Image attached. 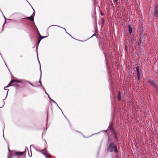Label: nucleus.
<instances>
[{
  "mask_svg": "<svg viewBox=\"0 0 158 158\" xmlns=\"http://www.w3.org/2000/svg\"><path fill=\"white\" fill-rule=\"evenodd\" d=\"M4 131L3 130V133H4Z\"/></svg>",
  "mask_w": 158,
  "mask_h": 158,
  "instance_id": "53",
  "label": "nucleus"
},
{
  "mask_svg": "<svg viewBox=\"0 0 158 158\" xmlns=\"http://www.w3.org/2000/svg\"><path fill=\"white\" fill-rule=\"evenodd\" d=\"M107 130H109L111 132H112L115 131V129L114 128L113 124L112 122L110 123L108 127Z\"/></svg>",
  "mask_w": 158,
  "mask_h": 158,
  "instance_id": "4",
  "label": "nucleus"
},
{
  "mask_svg": "<svg viewBox=\"0 0 158 158\" xmlns=\"http://www.w3.org/2000/svg\"><path fill=\"white\" fill-rule=\"evenodd\" d=\"M150 84L152 85L153 88L156 86L157 85V83L153 80H149L148 81Z\"/></svg>",
  "mask_w": 158,
  "mask_h": 158,
  "instance_id": "5",
  "label": "nucleus"
},
{
  "mask_svg": "<svg viewBox=\"0 0 158 158\" xmlns=\"http://www.w3.org/2000/svg\"><path fill=\"white\" fill-rule=\"evenodd\" d=\"M5 65H6V66H7L6 64H5Z\"/></svg>",
  "mask_w": 158,
  "mask_h": 158,
  "instance_id": "51",
  "label": "nucleus"
},
{
  "mask_svg": "<svg viewBox=\"0 0 158 158\" xmlns=\"http://www.w3.org/2000/svg\"><path fill=\"white\" fill-rule=\"evenodd\" d=\"M31 147H34V145H32V144L31 145L30 147V150H31Z\"/></svg>",
  "mask_w": 158,
  "mask_h": 158,
  "instance_id": "34",
  "label": "nucleus"
},
{
  "mask_svg": "<svg viewBox=\"0 0 158 158\" xmlns=\"http://www.w3.org/2000/svg\"><path fill=\"white\" fill-rule=\"evenodd\" d=\"M31 7L32 9L33 10V14L31 15L34 16V17L35 15V11L34 9H33V8H32V7L31 6Z\"/></svg>",
  "mask_w": 158,
  "mask_h": 158,
  "instance_id": "25",
  "label": "nucleus"
},
{
  "mask_svg": "<svg viewBox=\"0 0 158 158\" xmlns=\"http://www.w3.org/2000/svg\"><path fill=\"white\" fill-rule=\"evenodd\" d=\"M12 82H13V83L15 82L21 83V82L20 81L14 79H12Z\"/></svg>",
  "mask_w": 158,
  "mask_h": 158,
  "instance_id": "19",
  "label": "nucleus"
},
{
  "mask_svg": "<svg viewBox=\"0 0 158 158\" xmlns=\"http://www.w3.org/2000/svg\"><path fill=\"white\" fill-rule=\"evenodd\" d=\"M75 39L76 40H77V39ZM78 40L80 41H82V42L84 41H82V40Z\"/></svg>",
  "mask_w": 158,
  "mask_h": 158,
  "instance_id": "40",
  "label": "nucleus"
},
{
  "mask_svg": "<svg viewBox=\"0 0 158 158\" xmlns=\"http://www.w3.org/2000/svg\"><path fill=\"white\" fill-rule=\"evenodd\" d=\"M0 11H1L2 12V11H1V9H0Z\"/></svg>",
  "mask_w": 158,
  "mask_h": 158,
  "instance_id": "55",
  "label": "nucleus"
},
{
  "mask_svg": "<svg viewBox=\"0 0 158 158\" xmlns=\"http://www.w3.org/2000/svg\"><path fill=\"white\" fill-rule=\"evenodd\" d=\"M55 104L58 107V108L61 110V111H62L61 110V109L58 106L57 104V103L56 102V103H55Z\"/></svg>",
  "mask_w": 158,
  "mask_h": 158,
  "instance_id": "31",
  "label": "nucleus"
},
{
  "mask_svg": "<svg viewBox=\"0 0 158 158\" xmlns=\"http://www.w3.org/2000/svg\"><path fill=\"white\" fill-rule=\"evenodd\" d=\"M102 19L103 20H104V19L103 18H102Z\"/></svg>",
  "mask_w": 158,
  "mask_h": 158,
  "instance_id": "46",
  "label": "nucleus"
},
{
  "mask_svg": "<svg viewBox=\"0 0 158 158\" xmlns=\"http://www.w3.org/2000/svg\"><path fill=\"white\" fill-rule=\"evenodd\" d=\"M11 86H14L16 88H18L19 85L17 84H13L11 85Z\"/></svg>",
  "mask_w": 158,
  "mask_h": 158,
  "instance_id": "24",
  "label": "nucleus"
},
{
  "mask_svg": "<svg viewBox=\"0 0 158 158\" xmlns=\"http://www.w3.org/2000/svg\"><path fill=\"white\" fill-rule=\"evenodd\" d=\"M62 113L64 115V117H65V118H66V119H67V117L64 115V114H63V113L62 112Z\"/></svg>",
  "mask_w": 158,
  "mask_h": 158,
  "instance_id": "33",
  "label": "nucleus"
},
{
  "mask_svg": "<svg viewBox=\"0 0 158 158\" xmlns=\"http://www.w3.org/2000/svg\"><path fill=\"white\" fill-rule=\"evenodd\" d=\"M3 137H4V139H5V138H4V135H3Z\"/></svg>",
  "mask_w": 158,
  "mask_h": 158,
  "instance_id": "47",
  "label": "nucleus"
},
{
  "mask_svg": "<svg viewBox=\"0 0 158 158\" xmlns=\"http://www.w3.org/2000/svg\"><path fill=\"white\" fill-rule=\"evenodd\" d=\"M110 5H111V6L114 8V5H113V4L112 3H111V4H110Z\"/></svg>",
  "mask_w": 158,
  "mask_h": 158,
  "instance_id": "28",
  "label": "nucleus"
},
{
  "mask_svg": "<svg viewBox=\"0 0 158 158\" xmlns=\"http://www.w3.org/2000/svg\"><path fill=\"white\" fill-rule=\"evenodd\" d=\"M66 120H67V121L69 123L70 122H69V120L68 118H67V119H66Z\"/></svg>",
  "mask_w": 158,
  "mask_h": 158,
  "instance_id": "37",
  "label": "nucleus"
},
{
  "mask_svg": "<svg viewBox=\"0 0 158 158\" xmlns=\"http://www.w3.org/2000/svg\"><path fill=\"white\" fill-rule=\"evenodd\" d=\"M5 65H6V66H7L6 64H5Z\"/></svg>",
  "mask_w": 158,
  "mask_h": 158,
  "instance_id": "52",
  "label": "nucleus"
},
{
  "mask_svg": "<svg viewBox=\"0 0 158 158\" xmlns=\"http://www.w3.org/2000/svg\"><path fill=\"white\" fill-rule=\"evenodd\" d=\"M112 132L113 134V136L114 137V139H115V140L116 141H117L118 140V139L117 134H116L115 131Z\"/></svg>",
  "mask_w": 158,
  "mask_h": 158,
  "instance_id": "8",
  "label": "nucleus"
},
{
  "mask_svg": "<svg viewBox=\"0 0 158 158\" xmlns=\"http://www.w3.org/2000/svg\"><path fill=\"white\" fill-rule=\"evenodd\" d=\"M11 86V85H8L7 86L4 87V89L5 90H7L8 91H7V94H6V96L5 97V98H6V97L7 96V95H8V92L9 91V89H5V88H8L10 86Z\"/></svg>",
  "mask_w": 158,
  "mask_h": 158,
  "instance_id": "17",
  "label": "nucleus"
},
{
  "mask_svg": "<svg viewBox=\"0 0 158 158\" xmlns=\"http://www.w3.org/2000/svg\"><path fill=\"white\" fill-rule=\"evenodd\" d=\"M13 82H12V80H11L10 81V82L9 83L8 85H11V84H12L13 83Z\"/></svg>",
  "mask_w": 158,
  "mask_h": 158,
  "instance_id": "29",
  "label": "nucleus"
},
{
  "mask_svg": "<svg viewBox=\"0 0 158 158\" xmlns=\"http://www.w3.org/2000/svg\"><path fill=\"white\" fill-rule=\"evenodd\" d=\"M0 11H1L2 12V11H1V9H0Z\"/></svg>",
  "mask_w": 158,
  "mask_h": 158,
  "instance_id": "54",
  "label": "nucleus"
},
{
  "mask_svg": "<svg viewBox=\"0 0 158 158\" xmlns=\"http://www.w3.org/2000/svg\"><path fill=\"white\" fill-rule=\"evenodd\" d=\"M154 88L155 89V90L156 91V93L158 94V86L157 85Z\"/></svg>",
  "mask_w": 158,
  "mask_h": 158,
  "instance_id": "20",
  "label": "nucleus"
},
{
  "mask_svg": "<svg viewBox=\"0 0 158 158\" xmlns=\"http://www.w3.org/2000/svg\"><path fill=\"white\" fill-rule=\"evenodd\" d=\"M48 97L49 99L51 100L52 99H51L49 96V95L48 94Z\"/></svg>",
  "mask_w": 158,
  "mask_h": 158,
  "instance_id": "32",
  "label": "nucleus"
},
{
  "mask_svg": "<svg viewBox=\"0 0 158 158\" xmlns=\"http://www.w3.org/2000/svg\"><path fill=\"white\" fill-rule=\"evenodd\" d=\"M27 19H28L31 21H33L34 23L35 24V23L34 21V16L31 15L29 17H27Z\"/></svg>",
  "mask_w": 158,
  "mask_h": 158,
  "instance_id": "10",
  "label": "nucleus"
},
{
  "mask_svg": "<svg viewBox=\"0 0 158 158\" xmlns=\"http://www.w3.org/2000/svg\"><path fill=\"white\" fill-rule=\"evenodd\" d=\"M137 77H140V74H138V75H137Z\"/></svg>",
  "mask_w": 158,
  "mask_h": 158,
  "instance_id": "36",
  "label": "nucleus"
},
{
  "mask_svg": "<svg viewBox=\"0 0 158 158\" xmlns=\"http://www.w3.org/2000/svg\"><path fill=\"white\" fill-rule=\"evenodd\" d=\"M15 152H11L7 156V158H10L13 157L15 155Z\"/></svg>",
  "mask_w": 158,
  "mask_h": 158,
  "instance_id": "7",
  "label": "nucleus"
},
{
  "mask_svg": "<svg viewBox=\"0 0 158 158\" xmlns=\"http://www.w3.org/2000/svg\"><path fill=\"white\" fill-rule=\"evenodd\" d=\"M158 7V5H156L155 6V13L156 15H158V9L157 8Z\"/></svg>",
  "mask_w": 158,
  "mask_h": 158,
  "instance_id": "13",
  "label": "nucleus"
},
{
  "mask_svg": "<svg viewBox=\"0 0 158 158\" xmlns=\"http://www.w3.org/2000/svg\"><path fill=\"white\" fill-rule=\"evenodd\" d=\"M5 65H6V66H7L6 64H5Z\"/></svg>",
  "mask_w": 158,
  "mask_h": 158,
  "instance_id": "50",
  "label": "nucleus"
},
{
  "mask_svg": "<svg viewBox=\"0 0 158 158\" xmlns=\"http://www.w3.org/2000/svg\"><path fill=\"white\" fill-rule=\"evenodd\" d=\"M24 153V152H16L15 153V155L17 156H20L23 155Z\"/></svg>",
  "mask_w": 158,
  "mask_h": 158,
  "instance_id": "6",
  "label": "nucleus"
},
{
  "mask_svg": "<svg viewBox=\"0 0 158 158\" xmlns=\"http://www.w3.org/2000/svg\"><path fill=\"white\" fill-rule=\"evenodd\" d=\"M147 42V36L143 31H141L139 33V37L138 45H140L141 44L143 45L145 43Z\"/></svg>",
  "mask_w": 158,
  "mask_h": 158,
  "instance_id": "1",
  "label": "nucleus"
},
{
  "mask_svg": "<svg viewBox=\"0 0 158 158\" xmlns=\"http://www.w3.org/2000/svg\"><path fill=\"white\" fill-rule=\"evenodd\" d=\"M46 158H50V155L48 153H47V155L44 156Z\"/></svg>",
  "mask_w": 158,
  "mask_h": 158,
  "instance_id": "23",
  "label": "nucleus"
},
{
  "mask_svg": "<svg viewBox=\"0 0 158 158\" xmlns=\"http://www.w3.org/2000/svg\"><path fill=\"white\" fill-rule=\"evenodd\" d=\"M136 71L137 72V75L139 74L140 72H139V67L138 66H137L136 67Z\"/></svg>",
  "mask_w": 158,
  "mask_h": 158,
  "instance_id": "18",
  "label": "nucleus"
},
{
  "mask_svg": "<svg viewBox=\"0 0 158 158\" xmlns=\"http://www.w3.org/2000/svg\"><path fill=\"white\" fill-rule=\"evenodd\" d=\"M38 35H38V42L37 43V46H36V53H37V54H38V52H37V47L39 45V43H40V41H41V40L42 39L45 38L47 37V36H41L40 35V34L38 31Z\"/></svg>",
  "mask_w": 158,
  "mask_h": 158,
  "instance_id": "3",
  "label": "nucleus"
},
{
  "mask_svg": "<svg viewBox=\"0 0 158 158\" xmlns=\"http://www.w3.org/2000/svg\"><path fill=\"white\" fill-rule=\"evenodd\" d=\"M45 143H46V141H45Z\"/></svg>",
  "mask_w": 158,
  "mask_h": 158,
  "instance_id": "56",
  "label": "nucleus"
},
{
  "mask_svg": "<svg viewBox=\"0 0 158 158\" xmlns=\"http://www.w3.org/2000/svg\"><path fill=\"white\" fill-rule=\"evenodd\" d=\"M27 150V151L28 152H28V148H27V147H25V154H26V152Z\"/></svg>",
  "mask_w": 158,
  "mask_h": 158,
  "instance_id": "27",
  "label": "nucleus"
},
{
  "mask_svg": "<svg viewBox=\"0 0 158 158\" xmlns=\"http://www.w3.org/2000/svg\"><path fill=\"white\" fill-rule=\"evenodd\" d=\"M8 151L10 152V150L9 148H8Z\"/></svg>",
  "mask_w": 158,
  "mask_h": 158,
  "instance_id": "42",
  "label": "nucleus"
},
{
  "mask_svg": "<svg viewBox=\"0 0 158 158\" xmlns=\"http://www.w3.org/2000/svg\"><path fill=\"white\" fill-rule=\"evenodd\" d=\"M52 26H58V27H61V28H63V29H64V30H65V31H66V33L67 34H68L69 35H70V36L71 37H72L73 38V39H74L73 38V37H72V36H71V35L69 33H68V32H67V31H66V30L65 29V28H63V27H60V26H57V25H52ZM51 26H49V27H51Z\"/></svg>",
  "mask_w": 158,
  "mask_h": 158,
  "instance_id": "16",
  "label": "nucleus"
},
{
  "mask_svg": "<svg viewBox=\"0 0 158 158\" xmlns=\"http://www.w3.org/2000/svg\"><path fill=\"white\" fill-rule=\"evenodd\" d=\"M51 101H52L53 103H54L55 104L56 103V102L52 99L51 100Z\"/></svg>",
  "mask_w": 158,
  "mask_h": 158,
  "instance_id": "30",
  "label": "nucleus"
},
{
  "mask_svg": "<svg viewBox=\"0 0 158 158\" xmlns=\"http://www.w3.org/2000/svg\"><path fill=\"white\" fill-rule=\"evenodd\" d=\"M37 57H38V55H37ZM37 58H38V61H39V63L40 65V77L39 82L40 84V85H41V81H40V79H41V73H42L41 70V66H40V61H39V60L38 57H37Z\"/></svg>",
  "mask_w": 158,
  "mask_h": 158,
  "instance_id": "12",
  "label": "nucleus"
},
{
  "mask_svg": "<svg viewBox=\"0 0 158 158\" xmlns=\"http://www.w3.org/2000/svg\"><path fill=\"white\" fill-rule=\"evenodd\" d=\"M45 94H46L48 95V94L45 91Z\"/></svg>",
  "mask_w": 158,
  "mask_h": 158,
  "instance_id": "41",
  "label": "nucleus"
},
{
  "mask_svg": "<svg viewBox=\"0 0 158 158\" xmlns=\"http://www.w3.org/2000/svg\"><path fill=\"white\" fill-rule=\"evenodd\" d=\"M107 131H108V130H101V131H100L99 132H98L97 133H95L93 134H92L91 135H90V137H91V136H92V135H94L98 134L100 132H104V133H106V134H107Z\"/></svg>",
  "mask_w": 158,
  "mask_h": 158,
  "instance_id": "9",
  "label": "nucleus"
},
{
  "mask_svg": "<svg viewBox=\"0 0 158 158\" xmlns=\"http://www.w3.org/2000/svg\"><path fill=\"white\" fill-rule=\"evenodd\" d=\"M45 151L46 152L47 151V150L45 148L43 150H40L39 151V152H41L42 154H43L44 156L47 155V153H46L43 152V151Z\"/></svg>",
  "mask_w": 158,
  "mask_h": 158,
  "instance_id": "15",
  "label": "nucleus"
},
{
  "mask_svg": "<svg viewBox=\"0 0 158 158\" xmlns=\"http://www.w3.org/2000/svg\"><path fill=\"white\" fill-rule=\"evenodd\" d=\"M104 55H105V57H106V55H105V53H104Z\"/></svg>",
  "mask_w": 158,
  "mask_h": 158,
  "instance_id": "49",
  "label": "nucleus"
},
{
  "mask_svg": "<svg viewBox=\"0 0 158 158\" xmlns=\"http://www.w3.org/2000/svg\"><path fill=\"white\" fill-rule=\"evenodd\" d=\"M21 81H26L28 82L29 84L31 86H34V85L32 84L30 82L28 81H26L25 80H21Z\"/></svg>",
  "mask_w": 158,
  "mask_h": 158,
  "instance_id": "22",
  "label": "nucleus"
},
{
  "mask_svg": "<svg viewBox=\"0 0 158 158\" xmlns=\"http://www.w3.org/2000/svg\"><path fill=\"white\" fill-rule=\"evenodd\" d=\"M138 78V79L139 80H140V77H137Z\"/></svg>",
  "mask_w": 158,
  "mask_h": 158,
  "instance_id": "39",
  "label": "nucleus"
},
{
  "mask_svg": "<svg viewBox=\"0 0 158 158\" xmlns=\"http://www.w3.org/2000/svg\"><path fill=\"white\" fill-rule=\"evenodd\" d=\"M6 98H5L3 100V101H2V102H3V104L1 105L0 106V108H2L4 106V100L5 99H6Z\"/></svg>",
  "mask_w": 158,
  "mask_h": 158,
  "instance_id": "21",
  "label": "nucleus"
},
{
  "mask_svg": "<svg viewBox=\"0 0 158 158\" xmlns=\"http://www.w3.org/2000/svg\"><path fill=\"white\" fill-rule=\"evenodd\" d=\"M101 15H103V14H102V13H101Z\"/></svg>",
  "mask_w": 158,
  "mask_h": 158,
  "instance_id": "43",
  "label": "nucleus"
},
{
  "mask_svg": "<svg viewBox=\"0 0 158 158\" xmlns=\"http://www.w3.org/2000/svg\"><path fill=\"white\" fill-rule=\"evenodd\" d=\"M31 155H32L31 154V156H30V155H29V157H31Z\"/></svg>",
  "mask_w": 158,
  "mask_h": 158,
  "instance_id": "45",
  "label": "nucleus"
},
{
  "mask_svg": "<svg viewBox=\"0 0 158 158\" xmlns=\"http://www.w3.org/2000/svg\"><path fill=\"white\" fill-rule=\"evenodd\" d=\"M95 34H94L92 35V36H91V37H89V38H91L92 37H93V36H95Z\"/></svg>",
  "mask_w": 158,
  "mask_h": 158,
  "instance_id": "35",
  "label": "nucleus"
},
{
  "mask_svg": "<svg viewBox=\"0 0 158 158\" xmlns=\"http://www.w3.org/2000/svg\"><path fill=\"white\" fill-rule=\"evenodd\" d=\"M3 17L5 19V23H4L3 24L2 30H3V29L4 26V25L5 24V23L6 22V18H5V17L3 15Z\"/></svg>",
  "mask_w": 158,
  "mask_h": 158,
  "instance_id": "26",
  "label": "nucleus"
},
{
  "mask_svg": "<svg viewBox=\"0 0 158 158\" xmlns=\"http://www.w3.org/2000/svg\"><path fill=\"white\" fill-rule=\"evenodd\" d=\"M108 141H109V137H108Z\"/></svg>",
  "mask_w": 158,
  "mask_h": 158,
  "instance_id": "44",
  "label": "nucleus"
},
{
  "mask_svg": "<svg viewBox=\"0 0 158 158\" xmlns=\"http://www.w3.org/2000/svg\"><path fill=\"white\" fill-rule=\"evenodd\" d=\"M77 132H79V133H80V132H79V131H77Z\"/></svg>",
  "mask_w": 158,
  "mask_h": 158,
  "instance_id": "48",
  "label": "nucleus"
},
{
  "mask_svg": "<svg viewBox=\"0 0 158 158\" xmlns=\"http://www.w3.org/2000/svg\"><path fill=\"white\" fill-rule=\"evenodd\" d=\"M128 31L130 34H131L132 33V29L131 25H128Z\"/></svg>",
  "mask_w": 158,
  "mask_h": 158,
  "instance_id": "14",
  "label": "nucleus"
},
{
  "mask_svg": "<svg viewBox=\"0 0 158 158\" xmlns=\"http://www.w3.org/2000/svg\"><path fill=\"white\" fill-rule=\"evenodd\" d=\"M106 151L108 153L114 152L116 155L118 152L116 145L113 142L109 144L107 147Z\"/></svg>",
  "mask_w": 158,
  "mask_h": 158,
  "instance_id": "2",
  "label": "nucleus"
},
{
  "mask_svg": "<svg viewBox=\"0 0 158 158\" xmlns=\"http://www.w3.org/2000/svg\"><path fill=\"white\" fill-rule=\"evenodd\" d=\"M115 2H118V0H114Z\"/></svg>",
  "mask_w": 158,
  "mask_h": 158,
  "instance_id": "38",
  "label": "nucleus"
},
{
  "mask_svg": "<svg viewBox=\"0 0 158 158\" xmlns=\"http://www.w3.org/2000/svg\"><path fill=\"white\" fill-rule=\"evenodd\" d=\"M117 98L118 101H120L121 99V94L120 91L118 92L117 94Z\"/></svg>",
  "mask_w": 158,
  "mask_h": 158,
  "instance_id": "11",
  "label": "nucleus"
}]
</instances>
